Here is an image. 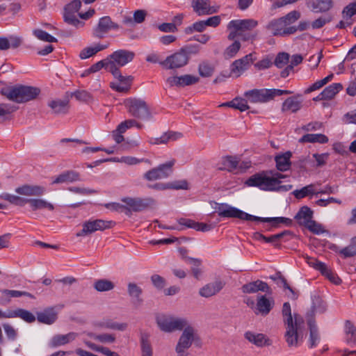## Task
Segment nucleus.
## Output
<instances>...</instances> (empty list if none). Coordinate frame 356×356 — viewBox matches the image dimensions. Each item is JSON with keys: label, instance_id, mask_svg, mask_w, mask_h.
Wrapping results in <instances>:
<instances>
[{"label": "nucleus", "instance_id": "4468645a", "mask_svg": "<svg viewBox=\"0 0 356 356\" xmlns=\"http://www.w3.org/2000/svg\"><path fill=\"white\" fill-rule=\"evenodd\" d=\"M112 224V221H105L100 219L88 220L83 224L82 229L76 234V236H85L96 231H103L110 228Z\"/></svg>", "mask_w": 356, "mask_h": 356}, {"label": "nucleus", "instance_id": "864d4df0", "mask_svg": "<svg viewBox=\"0 0 356 356\" xmlns=\"http://www.w3.org/2000/svg\"><path fill=\"white\" fill-rule=\"evenodd\" d=\"M241 48V44L238 41H234L231 45L227 47L223 53L225 59H229L234 57Z\"/></svg>", "mask_w": 356, "mask_h": 356}, {"label": "nucleus", "instance_id": "72a5a7b5", "mask_svg": "<svg viewBox=\"0 0 356 356\" xmlns=\"http://www.w3.org/2000/svg\"><path fill=\"white\" fill-rule=\"evenodd\" d=\"M344 332L346 343L351 346H356V327L349 320L345 321Z\"/></svg>", "mask_w": 356, "mask_h": 356}, {"label": "nucleus", "instance_id": "b1692460", "mask_svg": "<svg viewBox=\"0 0 356 356\" xmlns=\"http://www.w3.org/2000/svg\"><path fill=\"white\" fill-rule=\"evenodd\" d=\"M241 289L245 293H254L258 291L270 293V287L267 283L259 280L243 285Z\"/></svg>", "mask_w": 356, "mask_h": 356}, {"label": "nucleus", "instance_id": "ddd939ff", "mask_svg": "<svg viewBox=\"0 0 356 356\" xmlns=\"http://www.w3.org/2000/svg\"><path fill=\"white\" fill-rule=\"evenodd\" d=\"M134 57L135 53L127 49L115 51L108 56L110 63L113 65L114 68L118 69L131 63Z\"/></svg>", "mask_w": 356, "mask_h": 356}, {"label": "nucleus", "instance_id": "a878e982", "mask_svg": "<svg viewBox=\"0 0 356 356\" xmlns=\"http://www.w3.org/2000/svg\"><path fill=\"white\" fill-rule=\"evenodd\" d=\"M78 334L76 332H69L66 334H56L49 341V346L56 348L69 343L76 339Z\"/></svg>", "mask_w": 356, "mask_h": 356}, {"label": "nucleus", "instance_id": "2eb2a0df", "mask_svg": "<svg viewBox=\"0 0 356 356\" xmlns=\"http://www.w3.org/2000/svg\"><path fill=\"white\" fill-rule=\"evenodd\" d=\"M244 339L257 348H264L272 345V340L265 334L248 330L243 334Z\"/></svg>", "mask_w": 356, "mask_h": 356}, {"label": "nucleus", "instance_id": "603ef678", "mask_svg": "<svg viewBox=\"0 0 356 356\" xmlns=\"http://www.w3.org/2000/svg\"><path fill=\"white\" fill-rule=\"evenodd\" d=\"M114 284L108 280H99L95 282L94 287L97 291L103 292L111 291L114 288Z\"/></svg>", "mask_w": 356, "mask_h": 356}, {"label": "nucleus", "instance_id": "680f3d73", "mask_svg": "<svg viewBox=\"0 0 356 356\" xmlns=\"http://www.w3.org/2000/svg\"><path fill=\"white\" fill-rule=\"evenodd\" d=\"M304 226H305L310 232L315 234H321L325 232V229L323 228V227L320 223H318L313 220L307 221V223Z\"/></svg>", "mask_w": 356, "mask_h": 356}, {"label": "nucleus", "instance_id": "f3484780", "mask_svg": "<svg viewBox=\"0 0 356 356\" xmlns=\"http://www.w3.org/2000/svg\"><path fill=\"white\" fill-rule=\"evenodd\" d=\"M188 62L186 55L180 49L179 51L168 56L160 64L166 69H177L185 66Z\"/></svg>", "mask_w": 356, "mask_h": 356}, {"label": "nucleus", "instance_id": "cd10ccee", "mask_svg": "<svg viewBox=\"0 0 356 356\" xmlns=\"http://www.w3.org/2000/svg\"><path fill=\"white\" fill-rule=\"evenodd\" d=\"M22 42V38L17 35H10L8 38L0 37V50L6 51L10 48H18Z\"/></svg>", "mask_w": 356, "mask_h": 356}, {"label": "nucleus", "instance_id": "5fc2aeb1", "mask_svg": "<svg viewBox=\"0 0 356 356\" xmlns=\"http://www.w3.org/2000/svg\"><path fill=\"white\" fill-rule=\"evenodd\" d=\"M33 35L40 40L47 42H56L57 39L49 34L47 32L41 29H35L33 31Z\"/></svg>", "mask_w": 356, "mask_h": 356}, {"label": "nucleus", "instance_id": "4d7b16f0", "mask_svg": "<svg viewBox=\"0 0 356 356\" xmlns=\"http://www.w3.org/2000/svg\"><path fill=\"white\" fill-rule=\"evenodd\" d=\"M342 17L345 20L350 19L356 15V1L348 4L342 10Z\"/></svg>", "mask_w": 356, "mask_h": 356}, {"label": "nucleus", "instance_id": "37998d69", "mask_svg": "<svg viewBox=\"0 0 356 356\" xmlns=\"http://www.w3.org/2000/svg\"><path fill=\"white\" fill-rule=\"evenodd\" d=\"M300 143H326L328 142V138L321 134H307L304 135L299 140Z\"/></svg>", "mask_w": 356, "mask_h": 356}, {"label": "nucleus", "instance_id": "58836bf2", "mask_svg": "<svg viewBox=\"0 0 356 356\" xmlns=\"http://www.w3.org/2000/svg\"><path fill=\"white\" fill-rule=\"evenodd\" d=\"M108 47V44H102L100 43L96 44L94 46L88 47L84 48L79 54V57L81 59L88 58L97 52L102 51Z\"/></svg>", "mask_w": 356, "mask_h": 356}, {"label": "nucleus", "instance_id": "774afa93", "mask_svg": "<svg viewBox=\"0 0 356 356\" xmlns=\"http://www.w3.org/2000/svg\"><path fill=\"white\" fill-rule=\"evenodd\" d=\"M289 54L285 52H281L277 55L274 63L277 67L282 68L289 63Z\"/></svg>", "mask_w": 356, "mask_h": 356}, {"label": "nucleus", "instance_id": "ea45409f", "mask_svg": "<svg viewBox=\"0 0 356 356\" xmlns=\"http://www.w3.org/2000/svg\"><path fill=\"white\" fill-rule=\"evenodd\" d=\"M293 195L296 198L300 200L307 196L318 195L317 191L315 190V184H311L293 191Z\"/></svg>", "mask_w": 356, "mask_h": 356}, {"label": "nucleus", "instance_id": "39448f33", "mask_svg": "<svg viewBox=\"0 0 356 356\" xmlns=\"http://www.w3.org/2000/svg\"><path fill=\"white\" fill-rule=\"evenodd\" d=\"M129 113L136 118L144 120L152 119V115L146 102L140 98H129L124 101Z\"/></svg>", "mask_w": 356, "mask_h": 356}, {"label": "nucleus", "instance_id": "9b49d317", "mask_svg": "<svg viewBox=\"0 0 356 356\" xmlns=\"http://www.w3.org/2000/svg\"><path fill=\"white\" fill-rule=\"evenodd\" d=\"M217 212L219 216L224 218H236L241 220L250 221H257V220L259 219L257 216L248 214L227 204H220L217 208Z\"/></svg>", "mask_w": 356, "mask_h": 356}, {"label": "nucleus", "instance_id": "69168bd1", "mask_svg": "<svg viewBox=\"0 0 356 356\" xmlns=\"http://www.w3.org/2000/svg\"><path fill=\"white\" fill-rule=\"evenodd\" d=\"M231 107L235 109H238L240 111H245L249 109L247 101L241 98H235L231 101Z\"/></svg>", "mask_w": 356, "mask_h": 356}, {"label": "nucleus", "instance_id": "473e14b6", "mask_svg": "<svg viewBox=\"0 0 356 356\" xmlns=\"http://www.w3.org/2000/svg\"><path fill=\"white\" fill-rule=\"evenodd\" d=\"M57 319V313L54 308H48L37 314V320L47 325L53 324Z\"/></svg>", "mask_w": 356, "mask_h": 356}, {"label": "nucleus", "instance_id": "a19ab883", "mask_svg": "<svg viewBox=\"0 0 356 356\" xmlns=\"http://www.w3.org/2000/svg\"><path fill=\"white\" fill-rule=\"evenodd\" d=\"M33 211L47 209L49 211L54 209V206L43 199H28V202Z\"/></svg>", "mask_w": 356, "mask_h": 356}, {"label": "nucleus", "instance_id": "f8f14e48", "mask_svg": "<svg viewBox=\"0 0 356 356\" xmlns=\"http://www.w3.org/2000/svg\"><path fill=\"white\" fill-rule=\"evenodd\" d=\"M175 163V160L172 159L165 163L159 165L157 168H154L147 171L144 177L148 181H154L167 178L172 172V167Z\"/></svg>", "mask_w": 356, "mask_h": 356}, {"label": "nucleus", "instance_id": "f257e3e1", "mask_svg": "<svg viewBox=\"0 0 356 356\" xmlns=\"http://www.w3.org/2000/svg\"><path fill=\"white\" fill-rule=\"evenodd\" d=\"M282 314L286 332L284 338L289 347H298L302 342L305 330L304 318L298 314L292 315L289 302H284Z\"/></svg>", "mask_w": 356, "mask_h": 356}, {"label": "nucleus", "instance_id": "13d9d810", "mask_svg": "<svg viewBox=\"0 0 356 356\" xmlns=\"http://www.w3.org/2000/svg\"><path fill=\"white\" fill-rule=\"evenodd\" d=\"M239 160L236 156H226L223 159L222 164L224 168L228 171H233L237 168Z\"/></svg>", "mask_w": 356, "mask_h": 356}, {"label": "nucleus", "instance_id": "6e6552de", "mask_svg": "<svg viewBox=\"0 0 356 356\" xmlns=\"http://www.w3.org/2000/svg\"><path fill=\"white\" fill-rule=\"evenodd\" d=\"M196 335L195 330L187 321L186 325L183 328V332L175 347L177 356H188L187 350L196 339Z\"/></svg>", "mask_w": 356, "mask_h": 356}, {"label": "nucleus", "instance_id": "49530a36", "mask_svg": "<svg viewBox=\"0 0 356 356\" xmlns=\"http://www.w3.org/2000/svg\"><path fill=\"white\" fill-rule=\"evenodd\" d=\"M270 178L274 179L276 181L275 185V191H288L293 188V186L291 184L287 185H282L280 179L284 178L286 176L280 173V172H274L272 171V174H270Z\"/></svg>", "mask_w": 356, "mask_h": 356}, {"label": "nucleus", "instance_id": "e433bc0d", "mask_svg": "<svg viewBox=\"0 0 356 356\" xmlns=\"http://www.w3.org/2000/svg\"><path fill=\"white\" fill-rule=\"evenodd\" d=\"M332 6L331 0H310L309 6L315 13L325 12Z\"/></svg>", "mask_w": 356, "mask_h": 356}, {"label": "nucleus", "instance_id": "09e8293b", "mask_svg": "<svg viewBox=\"0 0 356 356\" xmlns=\"http://www.w3.org/2000/svg\"><path fill=\"white\" fill-rule=\"evenodd\" d=\"M259 220L257 221H261L264 222H271L273 227H277L280 223H284L287 225L292 224V220L284 217H276V218H261L258 217Z\"/></svg>", "mask_w": 356, "mask_h": 356}, {"label": "nucleus", "instance_id": "393cba45", "mask_svg": "<svg viewBox=\"0 0 356 356\" xmlns=\"http://www.w3.org/2000/svg\"><path fill=\"white\" fill-rule=\"evenodd\" d=\"M224 286V283L221 281H216L209 283L199 290V294L204 298H210L218 293Z\"/></svg>", "mask_w": 356, "mask_h": 356}, {"label": "nucleus", "instance_id": "bf43d9fd", "mask_svg": "<svg viewBox=\"0 0 356 356\" xmlns=\"http://www.w3.org/2000/svg\"><path fill=\"white\" fill-rule=\"evenodd\" d=\"M183 135L180 132H175V131H168L164 133L161 136V140L162 144H166L169 141H175L181 138H182Z\"/></svg>", "mask_w": 356, "mask_h": 356}, {"label": "nucleus", "instance_id": "0eeeda50", "mask_svg": "<svg viewBox=\"0 0 356 356\" xmlns=\"http://www.w3.org/2000/svg\"><path fill=\"white\" fill-rule=\"evenodd\" d=\"M271 170L262 171L250 176L245 184L250 187H257L262 191H275L276 181L270 178Z\"/></svg>", "mask_w": 356, "mask_h": 356}, {"label": "nucleus", "instance_id": "423d86ee", "mask_svg": "<svg viewBox=\"0 0 356 356\" xmlns=\"http://www.w3.org/2000/svg\"><path fill=\"white\" fill-rule=\"evenodd\" d=\"M293 92L288 90L280 89H254L245 93L249 101L252 103H266L276 96L290 95Z\"/></svg>", "mask_w": 356, "mask_h": 356}, {"label": "nucleus", "instance_id": "e2e57ef3", "mask_svg": "<svg viewBox=\"0 0 356 356\" xmlns=\"http://www.w3.org/2000/svg\"><path fill=\"white\" fill-rule=\"evenodd\" d=\"M306 260L309 266L314 268L316 270H319L321 273H323V270H326L327 265L325 263L321 262L315 258L307 256Z\"/></svg>", "mask_w": 356, "mask_h": 356}, {"label": "nucleus", "instance_id": "f704fd0d", "mask_svg": "<svg viewBox=\"0 0 356 356\" xmlns=\"http://www.w3.org/2000/svg\"><path fill=\"white\" fill-rule=\"evenodd\" d=\"M308 325L309 327V348H315L321 341V337L318 332V329L315 324L314 321H309Z\"/></svg>", "mask_w": 356, "mask_h": 356}, {"label": "nucleus", "instance_id": "7ed1b4c3", "mask_svg": "<svg viewBox=\"0 0 356 356\" xmlns=\"http://www.w3.org/2000/svg\"><path fill=\"white\" fill-rule=\"evenodd\" d=\"M122 26L119 24H97L93 28V35L96 38H103L106 36H115L125 33L131 38H137L142 34L141 32L134 33L136 29V24H124Z\"/></svg>", "mask_w": 356, "mask_h": 356}, {"label": "nucleus", "instance_id": "f03ea898", "mask_svg": "<svg viewBox=\"0 0 356 356\" xmlns=\"http://www.w3.org/2000/svg\"><path fill=\"white\" fill-rule=\"evenodd\" d=\"M40 93V89L37 87L16 85L1 89V94L8 99L17 104L25 103L37 98Z\"/></svg>", "mask_w": 356, "mask_h": 356}, {"label": "nucleus", "instance_id": "5701e85b", "mask_svg": "<svg viewBox=\"0 0 356 356\" xmlns=\"http://www.w3.org/2000/svg\"><path fill=\"white\" fill-rule=\"evenodd\" d=\"M127 293L129 297L132 299V304L137 308L140 307L143 300L141 297L143 294V289L136 283L129 282L127 284Z\"/></svg>", "mask_w": 356, "mask_h": 356}, {"label": "nucleus", "instance_id": "c03bdc74", "mask_svg": "<svg viewBox=\"0 0 356 356\" xmlns=\"http://www.w3.org/2000/svg\"><path fill=\"white\" fill-rule=\"evenodd\" d=\"M102 68H104L107 72H111V71H113V70H115V68L113 67V65L110 63L108 58L107 57L106 59L100 60L92 65L88 70H86V72L94 73L98 72Z\"/></svg>", "mask_w": 356, "mask_h": 356}, {"label": "nucleus", "instance_id": "052dcab7", "mask_svg": "<svg viewBox=\"0 0 356 356\" xmlns=\"http://www.w3.org/2000/svg\"><path fill=\"white\" fill-rule=\"evenodd\" d=\"M101 326L102 327L106 328V329H111V330H116L120 331H124L127 327V324L125 323H117L112 321H107L105 322H103L101 324Z\"/></svg>", "mask_w": 356, "mask_h": 356}, {"label": "nucleus", "instance_id": "2f4dec72", "mask_svg": "<svg viewBox=\"0 0 356 356\" xmlns=\"http://www.w3.org/2000/svg\"><path fill=\"white\" fill-rule=\"evenodd\" d=\"M121 14L123 16V22H131L132 19H134V22H143L147 17H149V14L145 10H137L133 14V17L131 16L130 13L126 12L125 13L123 11L121 12Z\"/></svg>", "mask_w": 356, "mask_h": 356}, {"label": "nucleus", "instance_id": "20e7f679", "mask_svg": "<svg viewBox=\"0 0 356 356\" xmlns=\"http://www.w3.org/2000/svg\"><path fill=\"white\" fill-rule=\"evenodd\" d=\"M324 24H299L298 26H291V24H268L267 31L273 35L287 36L295 33L298 31H302L308 29L310 26L312 29H321Z\"/></svg>", "mask_w": 356, "mask_h": 356}, {"label": "nucleus", "instance_id": "0e129e2a", "mask_svg": "<svg viewBox=\"0 0 356 356\" xmlns=\"http://www.w3.org/2000/svg\"><path fill=\"white\" fill-rule=\"evenodd\" d=\"M111 73L114 76L115 78L119 80L120 83L124 84V86L128 85L130 87V84L133 81V76H124L121 74L120 69L115 68L113 71H111Z\"/></svg>", "mask_w": 356, "mask_h": 356}, {"label": "nucleus", "instance_id": "4be33fe9", "mask_svg": "<svg viewBox=\"0 0 356 356\" xmlns=\"http://www.w3.org/2000/svg\"><path fill=\"white\" fill-rule=\"evenodd\" d=\"M192 7L198 15H211L217 11V8L209 3V0H193Z\"/></svg>", "mask_w": 356, "mask_h": 356}, {"label": "nucleus", "instance_id": "aec40b11", "mask_svg": "<svg viewBox=\"0 0 356 356\" xmlns=\"http://www.w3.org/2000/svg\"><path fill=\"white\" fill-rule=\"evenodd\" d=\"M81 0H72L64 8V19L65 22H79L77 15L82 6Z\"/></svg>", "mask_w": 356, "mask_h": 356}, {"label": "nucleus", "instance_id": "79ce46f5", "mask_svg": "<svg viewBox=\"0 0 356 356\" xmlns=\"http://www.w3.org/2000/svg\"><path fill=\"white\" fill-rule=\"evenodd\" d=\"M313 211L307 206L301 207L297 214L295 216V218L298 221L300 225H305L307 223V221H310L312 219Z\"/></svg>", "mask_w": 356, "mask_h": 356}, {"label": "nucleus", "instance_id": "bb28decb", "mask_svg": "<svg viewBox=\"0 0 356 356\" xmlns=\"http://www.w3.org/2000/svg\"><path fill=\"white\" fill-rule=\"evenodd\" d=\"M80 180V175L79 172L73 170H67L57 176L53 180L52 184L72 183Z\"/></svg>", "mask_w": 356, "mask_h": 356}, {"label": "nucleus", "instance_id": "c85d7f7f", "mask_svg": "<svg viewBox=\"0 0 356 356\" xmlns=\"http://www.w3.org/2000/svg\"><path fill=\"white\" fill-rule=\"evenodd\" d=\"M300 96H293L288 97L282 106V111H290L291 113H296L302 107V99H299Z\"/></svg>", "mask_w": 356, "mask_h": 356}, {"label": "nucleus", "instance_id": "3c124183", "mask_svg": "<svg viewBox=\"0 0 356 356\" xmlns=\"http://www.w3.org/2000/svg\"><path fill=\"white\" fill-rule=\"evenodd\" d=\"M187 262L192 265L191 271L193 276L197 280L200 279L202 275V270L200 268L202 264V261L199 259L188 257Z\"/></svg>", "mask_w": 356, "mask_h": 356}, {"label": "nucleus", "instance_id": "9d476101", "mask_svg": "<svg viewBox=\"0 0 356 356\" xmlns=\"http://www.w3.org/2000/svg\"><path fill=\"white\" fill-rule=\"evenodd\" d=\"M257 24H229L228 30L229 40H234L236 38H241L243 40H249L254 38V33L252 29Z\"/></svg>", "mask_w": 356, "mask_h": 356}, {"label": "nucleus", "instance_id": "de8ad7c7", "mask_svg": "<svg viewBox=\"0 0 356 356\" xmlns=\"http://www.w3.org/2000/svg\"><path fill=\"white\" fill-rule=\"evenodd\" d=\"M0 198L7 200L13 204L21 207L24 206L25 204L28 202V199L23 198L15 195H11L9 193L1 194L0 195Z\"/></svg>", "mask_w": 356, "mask_h": 356}, {"label": "nucleus", "instance_id": "338daca9", "mask_svg": "<svg viewBox=\"0 0 356 356\" xmlns=\"http://www.w3.org/2000/svg\"><path fill=\"white\" fill-rule=\"evenodd\" d=\"M17 317L27 323H33L35 321V316L31 312L24 309H17Z\"/></svg>", "mask_w": 356, "mask_h": 356}, {"label": "nucleus", "instance_id": "dca6fc26", "mask_svg": "<svg viewBox=\"0 0 356 356\" xmlns=\"http://www.w3.org/2000/svg\"><path fill=\"white\" fill-rule=\"evenodd\" d=\"M255 59L256 58L253 57V54L251 53L240 59L236 60L231 65V74L236 77L240 76L250 67Z\"/></svg>", "mask_w": 356, "mask_h": 356}, {"label": "nucleus", "instance_id": "8fccbe9b", "mask_svg": "<svg viewBox=\"0 0 356 356\" xmlns=\"http://www.w3.org/2000/svg\"><path fill=\"white\" fill-rule=\"evenodd\" d=\"M198 72L201 76L209 77L214 72L213 65L208 61H203L198 66Z\"/></svg>", "mask_w": 356, "mask_h": 356}, {"label": "nucleus", "instance_id": "412c9836", "mask_svg": "<svg viewBox=\"0 0 356 356\" xmlns=\"http://www.w3.org/2000/svg\"><path fill=\"white\" fill-rule=\"evenodd\" d=\"M275 305L273 298H268L266 296H259L255 305L254 313L257 315L267 316Z\"/></svg>", "mask_w": 356, "mask_h": 356}, {"label": "nucleus", "instance_id": "1a4fd4ad", "mask_svg": "<svg viewBox=\"0 0 356 356\" xmlns=\"http://www.w3.org/2000/svg\"><path fill=\"white\" fill-rule=\"evenodd\" d=\"M187 320L183 318H177L171 316H159L156 318V323L159 328L165 332L175 330H181L186 325Z\"/></svg>", "mask_w": 356, "mask_h": 356}, {"label": "nucleus", "instance_id": "a211bd4d", "mask_svg": "<svg viewBox=\"0 0 356 356\" xmlns=\"http://www.w3.org/2000/svg\"><path fill=\"white\" fill-rule=\"evenodd\" d=\"M122 201L129 207V209L130 211H133L135 212L143 211L155 204V201L152 198L141 199L138 197H125L123 198Z\"/></svg>", "mask_w": 356, "mask_h": 356}, {"label": "nucleus", "instance_id": "6ab92c4d", "mask_svg": "<svg viewBox=\"0 0 356 356\" xmlns=\"http://www.w3.org/2000/svg\"><path fill=\"white\" fill-rule=\"evenodd\" d=\"M199 78L191 74H184L180 76H170L166 79L167 83L170 87H184L197 83Z\"/></svg>", "mask_w": 356, "mask_h": 356}, {"label": "nucleus", "instance_id": "7c9ffc66", "mask_svg": "<svg viewBox=\"0 0 356 356\" xmlns=\"http://www.w3.org/2000/svg\"><path fill=\"white\" fill-rule=\"evenodd\" d=\"M48 106L53 110L56 114H65L69 110V99H55L49 102Z\"/></svg>", "mask_w": 356, "mask_h": 356}, {"label": "nucleus", "instance_id": "c9c22d12", "mask_svg": "<svg viewBox=\"0 0 356 356\" xmlns=\"http://www.w3.org/2000/svg\"><path fill=\"white\" fill-rule=\"evenodd\" d=\"M343 86L341 83H332L326 87L320 94L319 99H330L337 94Z\"/></svg>", "mask_w": 356, "mask_h": 356}, {"label": "nucleus", "instance_id": "4c0bfd02", "mask_svg": "<svg viewBox=\"0 0 356 356\" xmlns=\"http://www.w3.org/2000/svg\"><path fill=\"white\" fill-rule=\"evenodd\" d=\"M291 153L286 152L283 154L275 156L276 167L280 171H286L291 166L290 158Z\"/></svg>", "mask_w": 356, "mask_h": 356}, {"label": "nucleus", "instance_id": "6e6d98bb", "mask_svg": "<svg viewBox=\"0 0 356 356\" xmlns=\"http://www.w3.org/2000/svg\"><path fill=\"white\" fill-rule=\"evenodd\" d=\"M148 338V335L145 334L141 336L142 356H152V350Z\"/></svg>", "mask_w": 356, "mask_h": 356}, {"label": "nucleus", "instance_id": "c756f323", "mask_svg": "<svg viewBox=\"0 0 356 356\" xmlns=\"http://www.w3.org/2000/svg\"><path fill=\"white\" fill-rule=\"evenodd\" d=\"M15 191L23 195L39 196L45 192V188L40 186L24 185L17 188Z\"/></svg>", "mask_w": 356, "mask_h": 356}, {"label": "nucleus", "instance_id": "a18cd8bd", "mask_svg": "<svg viewBox=\"0 0 356 356\" xmlns=\"http://www.w3.org/2000/svg\"><path fill=\"white\" fill-rule=\"evenodd\" d=\"M88 337L97 341L102 343H113L115 341V336L113 334L102 333V334H95L89 332L87 334Z\"/></svg>", "mask_w": 356, "mask_h": 356}]
</instances>
